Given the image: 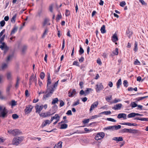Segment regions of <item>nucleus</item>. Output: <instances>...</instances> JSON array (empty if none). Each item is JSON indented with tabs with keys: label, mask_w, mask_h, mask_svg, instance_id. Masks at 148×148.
<instances>
[{
	"label": "nucleus",
	"mask_w": 148,
	"mask_h": 148,
	"mask_svg": "<svg viewBox=\"0 0 148 148\" xmlns=\"http://www.w3.org/2000/svg\"><path fill=\"white\" fill-rule=\"evenodd\" d=\"M98 104V102L97 101L94 102L90 106V111L91 112L95 108H96L97 107Z\"/></svg>",
	"instance_id": "13"
},
{
	"label": "nucleus",
	"mask_w": 148,
	"mask_h": 148,
	"mask_svg": "<svg viewBox=\"0 0 148 148\" xmlns=\"http://www.w3.org/2000/svg\"><path fill=\"white\" fill-rule=\"evenodd\" d=\"M0 49L3 51V53L5 54L9 49V47L5 43H2L0 45Z\"/></svg>",
	"instance_id": "3"
},
{
	"label": "nucleus",
	"mask_w": 148,
	"mask_h": 148,
	"mask_svg": "<svg viewBox=\"0 0 148 148\" xmlns=\"http://www.w3.org/2000/svg\"><path fill=\"white\" fill-rule=\"evenodd\" d=\"M101 116V115H99H99H95L94 116H92L90 118L91 119H94L97 118L98 117Z\"/></svg>",
	"instance_id": "40"
},
{
	"label": "nucleus",
	"mask_w": 148,
	"mask_h": 148,
	"mask_svg": "<svg viewBox=\"0 0 148 148\" xmlns=\"http://www.w3.org/2000/svg\"><path fill=\"white\" fill-rule=\"evenodd\" d=\"M118 118L120 119L123 118V119H127V115L125 113H120L117 116Z\"/></svg>",
	"instance_id": "15"
},
{
	"label": "nucleus",
	"mask_w": 148,
	"mask_h": 148,
	"mask_svg": "<svg viewBox=\"0 0 148 148\" xmlns=\"http://www.w3.org/2000/svg\"><path fill=\"white\" fill-rule=\"evenodd\" d=\"M118 40V37L117 36V34L115 33L112 36V40L114 42H115L117 41Z\"/></svg>",
	"instance_id": "17"
},
{
	"label": "nucleus",
	"mask_w": 148,
	"mask_h": 148,
	"mask_svg": "<svg viewBox=\"0 0 148 148\" xmlns=\"http://www.w3.org/2000/svg\"><path fill=\"white\" fill-rule=\"evenodd\" d=\"M79 51L81 54H82L84 53V50L82 47L81 45L80 46V49Z\"/></svg>",
	"instance_id": "47"
},
{
	"label": "nucleus",
	"mask_w": 148,
	"mask_h": 148,
	"mask_svg": "<svg viewBox=\"0 0 148 148\" xmlns=\"http://www.w3.org/2000/svg\"><path fill=\"white\" fill-rule=\"evenodd\" d=\"M66 114L68 115H72L71 111V110H69L67 111Z\"/></svg>",
	"instance_id": "64"
},
{
	"label": "nucleus",
	"mask_w": 148,
	"mask_h": 148,
	"mask_svg": "<svg viewBox=\"0 0 148 148\" xmlns=\"http://www.w3.org/2000/svg\"><path fill=\"white\" fill-rule=\"evenodd\" d=\"M93 90L91 88H87L85 90V95H86L89 94L90 92L91 91H92Z\"/></svg>",
	"instance_id": "26"
},
{
	"label": "nucleus",
	"mask_w": 148,
	"mask_h": 148,
	"mask_svg": "<svg viewBox=\"0 0 148 148\" xmlns=\"http://www.w3.org/2000/svg\"><path fill=\"white\" fill-rule=\"evenodd\" d=\"M135 116V113L132 112L128 114L127 115V117L129 118H132Z\"/></svg>",
	"instance_id": "33"
},
{
	"label": "nucleus",
	"mask_w": 148,
	"mask_h": 148,
	"mask_svg": "<svg viewBox=\"0 0 148 148\" xmlns=\"http://www.w3.org/2000/svg\"><path fill=\"white\" fill-rule=\"evenodd\" d=\"M58 101V99L57 98L54 99L52 101L51 104L52 105L54 104Z\"/></svg>",
	"instance_id": "31"
},
{
	"label": "nucleus",
	"mask_w": 148,
	"mask_h": 148,
	"mask_svg": "<svg viewBox=\"0 0 148 148\" xmlns=\"http://www.w3.org/2000/svg\"><path fill=\"white\" fill-rule=\"evenodd\" d=\"M70 14V12L67 9L66 10L65 14L66 16H69Z\"/></svg>",
	"instance_id": "50"
},
{
	"label": "nucleus",
	"mask_w": 148,
	"mask_h": 148,
	"mask_svg": "<svg viewBox=\"0 0 148 148\" xmlns=\"http://www.w3.org/2000/svg\"><path fill=\"white\" fill-rule=\"evenodd\" d=\"M67 125L66 124H62L61 125V129H64L66 128L67 127Z\"/></svg>",
	"instance_id": "36"
},
{
	"label": "nucleus",
	"mask_w": 148,
	"mask_h": 148,
	"mask_svg": "<svg viewBox=\"0 0 148 148\" xmlns=\"http://www.w3.org/2000/svg\"><path fill=\"white\" fill-rule=\"evenodd\" d=\"M113 140H114L116 141L117 142H118L120 141H123V137L122 136H120L119 137H115L112 139Z\"/></svg>",
	"instance_id": "19"
},
{
	"label": "nucleus",
	"mask_w": 148,
	"mask_h": 148,
	"mask_svg": "<svg viewBox=\"0 0 148 148\" xmlns=\"http://www.w3.org/2000/svg\"><path fill=\"white\" fill-rule=\"evenodd\" d=\"M19 79L18 78H17V81H16V84L15 85V87L16 88H17L18 87V85H19Z\"/></svg>",
	"instance_id": "53"
},
{
	"label": "nucleus",
	"mask_w": 148,
	"mask_h": 148,
	"mask_svg": "<svg viewBox=\"0 0 148 148\" xmlns=\"http://www.w3.org/2000/svg\"><path fill=\"white\" fill-rule=\"evenodd\" d=\"M89 119H85L83 121V122L84 124L88 123L89 122Z\"/></svg>",
	"instance_id": "60"
},
{
	"label": "nucleus",
	"mask_w": 148,
	"mask_h": 148,
	"mask_svg": "<svg viewBox=\"0 0 148 148\" xmlns=\"http://www.w3.org/2000/svg\"><path fill=\"white\" fill-rule=\"evenodd\" d=\"M8 67V65L6 63H3L2 64L1 67V70H3L6 69Z\"/></svg>",
	"instance_id": "22"
},
{
	"label": "nucleus",
	"mask_w": 148,
	"mask_h": 148,
	"mask_svg": "<svg viewBox=\"0 0 148 148\" xmlns=\"http://www.w3.org/2000/svg\"><path fill=\"white\" fill-rule=\"evenodd\" d=\"M32 80L35 82V85L36 86L37 82L36 77V75H35V76H34V74L33 73L32 74L31 77L29 79V85H31L32 84Z\"/></svg>",
	"instance_id": "10"
},
{
	"label": "nucleus",
	"mask_w": 148,
	"mask_h": 148,
	"mask_svg": "<svg viewBox=\"0 0 148 148\" xmlns=\"http://www.w3.org/2000/svg\"><path fill=\"white\" fill-rule=\"evenodd\" d=\"M126 5V3L125 1H123L120 3V5L121 7H123Z\"/></svg>",
	"instance_id": "55"
},
{
	"label": "nucleus",
	"mask_w": 148,
	"mask_h": 148,
	"mask_svg": "<svg viewBox=\"0 0 148 148\" xmlns=\"http://www.w3.org/2000/svg\"><path fill=\"white\" fill-rule=\"evenodd\" d=\"M39 115L40 116L44 118L46 117H47V115H46V113H40L39 114Z\"/></svg>",
	"instance_id": "42"
},
{
	"label": "nucleus",
	"mask_w": 148,
	"mask_h": 148,
	"mask_svg": "<svg viewBox=\"0 0 148 148\" xmlns=\"http://www.w3.org/2000/svg\"><path fill=\"white\" fill-rule=\"evenodd\" d=\"M13 56L12 55H9L7 58L6 61L7 62H8L12 58Z\"/></svg>",
	"instance_id": "48"
},
{
	"label": "nucleus",
	"mask_w": 148,
	"mask_h": 148,
	"mask_svg": "<svg viewBox=\"0 0 148 148\" xmlns=\"http://www.w3.org/2000/svg\"><path fill=\"white\" fill-rule=\"evenodd\" d=\"M137 45H138V44H137V42H136L135 41V43L134 44V50L135 51H136L138 49Z\"/></svg>",
	"instance_id": "35"
},
{
	"label": "nucleus",
	"mask_w": 148,
	"mask_h": 148,
	"mask_svg": "<svg viewBox=\"0 0 148 148\" xmlns=\"http://www.w3.org/2000/svg\"><path fill=\"white\" fill-rule=\"evenodd\" d=\"M3 110V111L1 112L0 116L2 117L3 118H4L7 116L8 111L4 106H0V110Z\"/></svg>",
	"instance_id": "5"
},
{
	"label": "nucleus",
	"mask_w": 148,
	"mask_h": 148,
	"mask_svg": "<svg viewBox=\"0 0 148 148\" xmlns=\"http://www.w3.org/2000/svg\"><path fill=\"white\" fill-rule=\"evenodd\" d=\"M79 103V100H78L74 102L73 104L72 105V106L73 107H74L75 106Z\"/></svg>",
	"instance_id": "38"
},
{
	"label": "nucleus",
	"mask_w": 148,
	"mask_h": 148,
	"mask_svg": "<svg viewBox=\"0 0 148 148\" xmlns=\"http://www.w3.org/2000/svg\"><path fill=\"white\" fill-rule=\"evenodd\" d=\"M45 74L43 72H42L40 74V77L41 79H43L45 77Z\"/></svg>",
	"instance_id": "46"
},
{
	"label": "nucleus",
	"mask_w": 148,
	"mask_h": 148,
	"mask_svg": "<svg viewBox=\"0 0 148 148\" xmlns=\"http://www.w3.org/2000/svg\"><path fill=\"white\" fill-rule=\"evenodd\" d=\"M112 53L114 55H117L118 54V49L117 48H116L115 50L113 51Z\"/></svg>",
	"instance_id": "39"
},
{
	"label": "nucleus",
	"mask_w": 148,
	"mask_h": 148,
	"mask_svg": "<svg viewBox=\"0 0 148 148\" xmlns=\"http://www.w3.org/2000/svg\"><path fill=\"white\" fill-rule=\"evenodd\" d=\"M86 93L85 91H84L83 90H82L80 91V94L81 95H84V96L85 95Z\"/></svg>",
	"instance_id": "59"
},
{
	"label": "nucleus",
	"mask_w": 148,
	"mask_h": 148,
	"mask_svg": "<svg viewBox=\"0 0 148 148\" xmlns=\"http://www.w3.org/2000/svg\"><path fill=\"white\" fill-rule=\"evenodd\" d=\"M60 117L58 114H56L54 116L52 117L51 119V121H52L53 120L55 119L56 120H59Z\"/></svg>",
	"instance_id": "20"
},
{
	"label": "nucleus",
	"mask_w": 148,
	"mask_h": 148,
	"mask_svg": "<svg viewBox=\"0 0 148 148\" xmlns=\"http://www.w3.org/2000/svg\"><path fill=\"white\" fill-rule=\"evenodd\" d=\"M27 47L26 45H24L22 49V51L23 52H24L27 49Z\"/></svg>",
	"instance_id": "58"
},
{
	"label": "nucleus",
	"mask_w": 148,
	"mask_h": 148,
	"mask_svg": "<svg viewBox=\"0 0 148 148\" xmlns=\"http://www.w3.org/2000/svg\"><path fill=\"white\" fill-rule=\"evenodd\" d=\"M58 81L56 82L55 83L52 85H51V79L47 80V89L48 90H49L50 89L54 90V88L57 86Z\"/></svg>",
	"instance_id": "2"
},
{
	"label": "nucleus",
	"mask_w": 148,
	"mask_h": 148,
	"mask_svg": "<svg viewBox=\"0 0 148 148\" xmlns=\"http://www.w3.org/2000/svg\"><path fill=\"white\" fill-rule=\"evenodd\" d=\"M8 132L9 134H12L13 136L18 135L20 133V131L17 129L8 130Z\"/></svg>",
	"instance_id": "9"
},
{
	"label": "nucleus",
	"mask_w": 148,
	"mask_h": 148,
	"mask_svg": "<svg viewBox=\"0 0 148 148\" xmlns=\"http://www.w3.org/2000/svg\"><path fill=\"white\" fill-rule=\"evenodd\" d=\"M121 100L119 99H115L113 101V102L114 103H116L117 102H120Z\"/></svg>",
	"instance_id": "61"
},
{
	"label": "nucleus",
	"mask_w": 148,
	"mask_h": 148,
	"mask_svg": "<svg viewBox=\"0 0 148 148\" xmlns=\"http://www.w3.org/2000/svg\"><path fill=\"white\" fill-rule=\"evenodd\" d=\"M7 79L9 80H11L12 79V73L10 72H8L7 73Z\"/></svg>",
	"instance_id": "23"
},
{
	"label": "nucleus",
	"mask_w": 148,
	"mask_h": 148,
	"mask_svg": "<svg viewBox=\"0 0 148 148\" xmlns=\"http://www.w3.org/2000/svg\"><path fill=\"white\" fill-rule=\"evenodd\" d=\"M12 86V85L11 84H10L8 86L6 89V91L7 92H9Z\"/></svg>",
	"instance_id": "44"
},
{
	"label": "nucleus",
	"mask_w": 148,
	"mask_h": 148,
	"mask_svg": "<svg viewBox=\"0 0 148 148\" xmlns=\"http://www.w3.org/2000/svg\"><path fill=\"white\" fill-rule=\"evenodd\" d=\"M43 108V105L39 106L37 105L35 106L36 112L38 113L39 114L40 113V112L41 111Z\"/></svg>",
	"instance_id": "12"
},
{
	"label": "nucleus",
	"mask_w": 148,
	"mask_h": 148,
	"mask_svg": "<svg viewBox=\"0 0 148 148\" xmlns=\"http://www.w3.org/2000/svg\"><path fill=\"white\" fill-rule=\"evenodd\" d=\"M5 24V21H4V20H3V21H1L0 22V25L2 27H3V26H4Z\"/></svg>",
	"instance_id": "51"
},
{
	"label": "nucleus",
	"mask_w": 148,
	"mask_h": 148,
	"mask_svg": "<svg viewBox=\"0 0 148 148\" xmlns=\"http://www.w3.org/2000/svg\"><path fill=\"white\" fill-rule=\"evenodd\" d=\"M5 140V139H4L3 138L0 137V144L3 143Z\"/></svg>",
	"instance_id": "62"
},
{
	"label": "nucleus",
	"mask_w": 148,
	"mask_h": 148,
	"mask_svg": "<svg viewBox=\"0 0 148 148\" xmlns=\"http://www.w3.org/2000/svg\"><path fill=\"white\" fill-rule=\"evenodd\" d=\"M147 97H148V96H145V97H139L137 98L136 99L137 100V101H139L140 100H142L143 99H144V98H145Z\"/></svg>",
	"instance_id": "49"
},
{
	"label": "nucleus",
	"mask_w": 148,
	"mask_h": 148,
	"mask_svg": "<svg viewBox=\"0 0 148 148\" xmlns=\"http://www.w3.org/2000/svg\"><path fill=\"white\" fill-rule=\"evenodd\" d=\"M5 36V35H3L2 36V37L1 38H0V45L2 43H5L4 42H3V41L4 40V38Z\"/></svg>",
	"instance_id": "34"
},
{
	"label": "nucleus",
	"mask_w": 148,
	"mask_h": 148,
	"mask_svg": "<svg viewBox=\"0 0 148 148\" xmlns=\"http://www.w3.org/2000/svg\"><path fill=\"white\" fill-rule=\"evenodd\" d=\"M23 139L24 138L22 136L15 137L12 140V144L14 145H18L23 141Z\"/></svg>",
	"instance_id": "1"
},
{
	"label": "nucleus",
	"mask_w": 148,
	"mask_h": 148,
	"mask_svg": "<svg viewBox=\"0 0 148 148\" xmlns=\"http://www.w3.org/2000/svg\"><path fill=\"white\" fill-rule=\"evenodd\" d=\"M33 107L31 105H29L27 106L25 109V112L26 114H28L32 110Z\"/></svg>",
	"instance_id": "11"
},
{
	"label": "nucleus",
	"mask_w": 148,
	"mask_h": 148,
	"mask_svg": "<svg viewBox=\"0 0 148 148\" xmlns=\"http://www.w3.org/2000/svg\"><path fill=\"white\" fill-rule=\"evenodd\" d=\"M122 106V105L121 103H119L115 105L112 108L114 110H120Z\"/></svg>",
	"instance_id": "16"
},
{
	"label": "nucleus",
	"mask_w": 148,
	"mask_h": 148,
	"mask_svg": "<svg viewBox=\"0 0 148 148\" xmlns=\"http://www.w3.org/2000/svg\"><path fill=\"white\" fill-rule=\"evenodd\" d=\"M121 126L119 125H114V130L119 129L121 128Z\"/></svg>",
	"instance_id": "32"
},
{
	"label": "nucleus",
	"mask_w": 148,
	"mask_h": 148,
	"mask_svg": "<svg viewBox=\"0 0 148 148\" xmlns=\"http://www.w3.org/2000/svg\"><path fill=\"white\" fill-rule=\"evenodd\" d=\"M121 79H119L116 83V86L117 88L120 87V86L121 85Z\"/></svg>",
	"instance_id": "24"
},
{
	"label": "nucleus",
	"mask_w": 148,
	"mask_h": 148,
	"mask_svg": "<svg viewBox=\"0 0 148 148\" xmlns=\"http://www.w3.org/2000/svg\"><path fill=\"white\" fill-rule=\"evenodd\" d=\"M134 64L135 65H139L140 64V62L137 59H136V61L134 62Z\"/></svg>",
	"instance_id": "57"
},
{
	"label": "nucleus",
	"mask_w": 148,
	"mask_h": 148,
	"mask_svg": "<svg viewBox=\"0 0 148 148\" xmlns=\"http://www.w3.org/2000/svg\"><path fill=\"white\" fill-rule=\"evenodd\" d=\"M100 30L101 33L102 34H104L106 32L105 30V25H103L101 27Z\"/></svg>",
	"instance_id": "28"
},
{
	"label": "nucleus",
	"mask_w": 148,
	"mask_h": 148,
	"mask_svg": "<svg viewBox=\"0 0 148 148\" xmlns=\"http://www.w3.org/2000/svg\"><path fill=\"white\" fill-rule=\"evenodd\" d=\"M62 141H60L55 145L54 148H61L62 147Z\"/></svg>",
	"instance_id": "21"
},
{
	"label": "nucleus",
	"mask_w": 148,
	"mask_h": 148,
	"mask_svg": "<svg viewBox=\"0 0 148 148\" xmlns=\"http://www.w3.org/2000/svg\"><path fill=\"white\" fill-rule=\"evenodd\" d=\"M51 120L50 121L48 120H47L43 121L42 125V127H44L47 125H49L51 123Z\"/></svg>",
	"instance_id": "18"
},
{
	"label": "nucleus",
	"mask_w": 148,
	"mask_h": 148,
	"mask_svg": "<svg viewBox=\"0 0 148 148\" xmlns=\"http://www.w3.org/2000/svg\"><path fill=\"white\" fill-rule=\"evenodd\" d=\"M104 87L103 85L101 83H97L95 86V89L96 92H99Z\"/></svg>",
	"instance_id": "7"
},
{
	"label": "nucleus",
	"mask_w": 148,
	"mask_h": 148,
	"mask_svg": "<svg viewBox=\"0 0 148 148\" xmlns=\"http://www.w3.org/2000/svg\"><path fill=\"white\" fill-rule=\"evenodd\" d=\"M16 17V14H15L12 18L11 21L12 23H14L15 22Z\"/></svg>",
	"instance_id": "43"
},
{
	"label": "nucleus",
	"mask_w": 148,
	"mask_h": 148,
	"mask_svg": "<svg viewBox=\"0 0 148 148\" xmlns=\"http://www.w3.org/2000/svg\"><path fill=\"white\" fill-rule=\"evenodd\" d=\"M17 29L18 28L17 27H14L11 31V34L12 35L14 34L16 32H17Z\"/></svg>",
	"instance_id": "29"
},
{
	"label": "nucleus",
	"mask_w": 148,
	"mask_h": 148,
	"mask_svg": "<svg viewBox=\"0 0 148 148\" xmlns=\"http://www.w3.org/2000/svg\"><path fill=\"white\" fill-rule=\"evenodd\" d=\"M123 84L125 87H127L128 86V84L127 81L126 80H124L123 81Z\"/></svg>",
	"instance_id": "56"
},
{
	"label": "nucleus",
	"mask_w": 148,
	"mask_h": 148,
	"mask_svg": "<svg viewBox=\"0 0 148 148\" xmlns=\"http://www.w3.org/2000/svg\"><path fill=\"white\" fill-rule=\"evenodd\" d=\"M122 132L123 133L129 132L130 133L136 134L138 133V131L135 129L124 128L122 130Z\"/></svg>",
	"instance_id": "4"
},
{
	"label": "nucleus",
	"mask_w": 148,
	"mask_h": 148,
	"mask_svg": "<svg viewBox=\"0 0 148 148\" xmlns=\"http://www.w3.org/2000/svg\"><path fill=\"white\" fill-rule=\"evenodd\" d=\"M84 59L83 57L82 56L79 59V62L81 63L83 62Z\"/></svg>",
	"instance_id": "63"
},
{
	"label": "nucleus",
	"mask_w": 148,
	"mask_h": 148,
	"mask_svg": "<svg viewBox=\"0 0 148 148\" xmlns=\"http://www.w3.org/2000/svg\"><path fill=\"white\" fill-rule=\"evenodd\" d=\"M105 130H114L113 126H110L106 127L104 129Z\"/></svg>",
	"instance_id": "30"
},
{
	"label": "nucleus",
	"mask_w": 148,
	"mask_h": 148,
	"mask_svg": "<svg viewBox=\"0 0 148 148\" xmlns=\"http://www.w3.org/2000/svg\"><path fill=\"white\" fill-rule=\"evenodd\" d=\"M130 105L132 108H134L137 106V104L134 102H132L130 104Z\"/></svg>",
	"instance_id": "37"
},
{
	"label": "nucleus",
	"mask_w": 148,
	"mask_h": 148,
	"mask_svg": "<svg viewBox=\"0 0 148 148\" xmlns=\"http://www.w3.org/2000/svg\"><path fill=\"white\" fill-rule=\"evenodd\" d=\"M107 120L108 121H112V122H115L116 121V120H115L114 119H112V118H108L107 119Z\"/></svg>",
	"instance_id": "54"
},
{
	"label": "nucleus",
	"mask_w": 148,
	"mask_h": 148,
	"mask_svg": "<svg viewBox=\"0 0 148 148\" xmlns=\"http://www.w3.org/2000/svg\"><path fill=\"white\" fill-rule=\"evenodd\" d=\"M76 90L75 89L70 90L68 92V96L69 97H71L75 95Z\"/></svg>",
	"instance_id": "14"
},
{
	"label": "nucleus",
	"mask_w": 148,
	"mask_h": 148,
	"mask_svg": "<svg viewBox=\"0 0 148 148\" xmlns=\"http://www.w3.org/2000/svg\"><path fill=\"white\" fill-rule=\"evenodd\" d=\"M105 136V134L104 132H100L98 133L95 137V139L97 140H101L104 138Z\"/></svg>",
	"instance_id": "8"
},
{
	"label": "nucleus",
	"mask_w": 148,
	"mask_h": 148,
	"mask_svg": "<svg viewBox=\"0 0 148 148\" xmlns=\"http://www.w3.org/2000/svg\"><path fill=\"white\" fill-rule=\"evenodd\" d=\"M54 90L50 89L49 90H48L47 89L46 91V94L44 95L43 96V98L44 99H46L47 98L51 96L52 94L53 93L54 91Z\"/></svg>",
	"instance_id": "6"
},
{
	"label": "nucleus",
	"mask_w": 148,
	"mask_h": 148,
	"mask_svg": "<svg viewBox=\"0 0 148 148\" xmlns=\"http://www.w3.org/2000/svg\"><path fill=\"white\" fill-rule=\"evenodd\" d=\"M12 117L13 119H17L18 116L16 114H14L12 115Z\"/></svg>",
	"instance_id": "52"
},
{
	"label": "nucleus",
	"mask_w": 148,
	"mask_h": 148,
	"mask_svg": "<svg viewBox=\"0 0 148 148\" xmlns=\"http://www.w3.org/2000/svg\"><path fill=\"white\" fill-rule=\"evenodd\" d=\"M111 113L110 111H106L101 112L99 113V115H101V114H104L107 115L110 114Z\"/></svg>",
	"instance_id": "27"
},
{
	"label": "nucleus",
	"mask_w": 148,
	"mask_h": 148,
	"mask_svg": "<svg viewBox=\"0 0 148 148\" xmlns=\"http://www.w3.org/2000/svg\"><path fill=\"white\" fill-rule=\"evenodd\" d=\"M135 119L143 121H148V118H145L137 117Z\"/></svg>",
	"instance_id": "25"
},
{
	"label": "nucleus",
	"mask_w": 148,
	"mask_h": 148,
	"mask_svg": "<svg viewBox=\"0 0 148 148\" xmlns=\"http://www.w3.org/2000/svg\"><path fill=\"white\" fill-rule=\"evenodd\" d=\"M84 130L86 132V133H89L92 131L93 130L92 129H88L85 128L84 129Z\"/></svg>",
	"instance_id": "45"
},
{
	"label": "nucleus",
	"mask_w": 148,
	"mask_h": 148,
	"mask_svg": "<svg viewBox=\"0 0 148 148\" xmlns=\"http://www.w3.org/2000/svg\"><path fill=\"white\" fill-rule=\"evenodd\" d=\"M51 110H49L48 112H47L46 113L47 117L50 116L51 115L55 113V112H54L53 113H51Z\"/></svg>",
	"instance_id": "41"
}]
</instances>
